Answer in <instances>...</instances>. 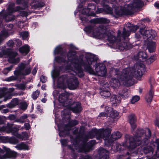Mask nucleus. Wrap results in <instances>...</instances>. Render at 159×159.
<instances>
[{"mask_svg": "<svg viewBox=\"0 0 159 159\" xmlns=\"http://www.w3.org/2000/svg\"><path fill=\"white\" fill-rule=\"evenodd\" d=\"M74 51H70L67 55L69 61L67 62L71 63L70 67L67 66V69L70 70L71 74L75 75H77L80 77L84 75L81 67H84L85 70L90 74L97 75L103 76L106 74L107 70L104 64L97 63V57L93 54L89 53H86L85 55V60L84 61L80 56L77 57Z\"/></svg>", "mask_w": 159, "mask_h": 159, "instance_id": "f257e3e1", "label": "nucleus"}, {"mask_svg": "<svg viewBox=\"0 0 159 159\" xmlns=\"http://www.w3.org/2000/svg\"><path fill=\"white\" fill-rule=\"evenodd\" d=\"M144 70L143 64L136 65L133 67L127 68L121 71L113 69L112 72L115 73V77L112 78L110 85L114 88L118 87L121 84L126 86H130L133 77L141 76Z\"/></svg>", "mask_w": 159, "mask_h": 159, "instance_id": "f03ea898", "label": "nucleus"}, {"mask_svg": "<svg viewBox=\"0 0 159 159\" xmlns=\"http://www.w3.org/2000/svg\"><path fill=\"white\" fill-rule=\"evenodd\" d=\"M84 30L87 34H90V36L94 38L100 39L106 37L110 43H112L115 41L120 42L121 40L125 39L122 38V34L120 36L121 31L118 30L117 32V35L116 39L113 34V32L111 33L107 30L106 27L104 26H101L94 29L90 26L85 27Z\"/></svg>", "mask_w": 159, "mask_h": 159, "instance_id": "7ed1b4c3", "label": "nucleus"}, {"mask_svg": "<svg viewBox=\"0 0 159 159\" xmlns=\"http://www.w3.org/2000/svg\"><path fill=\"white\" fill-rule=\"evenodd\" d=\"M93 134L96 135L97 139L102 141L103 139L105 143H109L120 138L121 136V134L119 132L116 131L114 132L109 139V134L111 133V129H102L98 130L96 129L93 130Z\"/></svg>", "mask_w": 159, "mask_h": 159, "instance_id": "20e7f679", "label": "nucleus"}, {"mask_svg": "<svg viewBox=\"0 0 159 159\" xmlns=\"http://www.w3.org/2000/svg\"><path fill=\"white\" fill-rule=\"evenodd\" d=\"M68 98V94L66 93L60 94L58 98L59 102L62 103L64 106L66 107L67 108L72 110L73 112L77 113L81 110L80 103L79 102H75L72 104L67 103L68 100L67 101Z\"/></svg>", "mask_w": 159, "mask_h": 159, "instance_id": "39448f33", "label": "nucleus"}, {"mask_svg": "<svg viewBox=\"0 0 159 159\" xmlns=\"http://www.w3.org/2000/svg\"><path fill=\"white\" fill-rule=\"evenodd\" d=\"M141 4V2L140 0H136V2L128 6L127 9L124 8L123 7H118L115 9L114 11L115 13L118 16L130 15L132 14L134 8L139 7Z\"/></svg>", "mask_w": 159, "mask_h": 159, "instance_id": "423d86ee", "label": "nucleus"}, {"mask_svg": "<svg viewBox=\"0 0 159 159\" xmlns=\"http://www.w3.org/2000/svg\"><path fill=\"white\" fill-rule=\"evenodd\" d=\"M144 133V131L143 129H140L138 131L136 135V139H135L133 137H131L129 139L127 140V142L129 143V145L128 144H125L124 145H127L128 147L131 148L133 149L135 148L137 145H139L140 144H146V142H148V140L146 139V141L144 143H142V142L140 141V138L138 137H139L141 135H143Z\"/></svg>", "mask_w": 159, "mask_h": 159, "instance_id": "0eeeda50", "label": "nucleus"}, {"mask_svg": "<svg viewBox=\"0 0 159 159\" xmlns=\"http://www.w3.org/2000/svg\"><path fill=\"white\" fill-rule=\"evenodd\" d=\"M17 55L16 52L9 50L0 52V57L4 56L5 57L8 58V61L11 63H16L19 62L20 59L19 58H15Z\"/></svg>", "mask_w": 159, "mask_h": 159, "instance_id": "6e6552de", "label": "nucleus"}, {"mask_svg": "<svg viewBox=\"0 0 159 159\" xmlns=\"http://www.w3.org/2000/svg\"><path fill=\"white\" fill-rule=\"evenodd\" d=\"M138 29V26H133L130 23H127L126 25V27L123 29L122 38L126 39L129 36L130 32H134Z\"/></svg>", "mask_w": 159, "mask_h": 159, "instance_id": "1a4fd4ad", "label": "nucleus"}, {"mask_svg": "<svg viewBox=\"0 0 159 159\" xmlns=\"http://www.w3.org/2000/svg\"><path fill=\"white\" fill-rule=\"evenodd\" d=\"M140 32L146 41H149L151 39H153L157 35L156 32L154 30H147L143 29H141Z\"/></svg>", "mask_w": 159, "mask_h": 159, "instance_id": "9d476101", "label": "nucleus"}, {"mask_svg": "<svg viewBox=\"0 0 159 159\" xmlns=\"http://www.w3.org/2000/svg\"><path fill=\"white\" fill-rule=\"evenodd\" d=\"M17 72H19V75H26L30 73V68L27 65L25 62L21 63L19 66V69L17 70Z\"/></svg>", "mask_w": 159, "mask_h": 159, "instance_id": "9b49d317", "label": "nucleus"}, {"mask_svg": "<svg viewBox=\"0 0 159 159\" xmlns=\"http://www.w3.org/2000/svg\"><path fill=\"white\" fill-rule=\"evenodd\" d=\"M67 83L69 89H75L78 85L76 78L73 75L67 79Z\"/></svg>", "mask_w": 159, "mask_h": 159, "instance_id": "f8f14e48", "label": "nucleus"}, {"mask_svg": "<svg viewBox=\"0 0 159 159\" xmlns=\"http://www.w3.org/2000/svg\"><path fill=\"white\" fill-rule=\"evenodd\" d=\"M147 57V54L144 52H139L136 56H134L135 59L142 61H145Z\"/></svg>", "mask_w": 159, "mask_h": 159, "instance_id": "ddd939ff", "label": "nucleus"}, {"mask_svg": "<svg viewBox=\"0 0 159 159\" xmlns=\"http://www.w3.org/2000/svg\"><path fill=\"white\" fill-rule=\"evenodd\" d=\"M2 141L4 143L9 142L12 144H16L18 142V140L15 138L7 137H2L0 138Z\"/></svg>", "mask_w": 159, "mask_h": 159, "instance_id": "4468645a", "label": "nucleus"}, {"mask_svg": "<svg viewBox=\"0 0 159 159\" xmlns=\"http://www.w3.org/2000/svg\"><path fill=\"white\" fill-rule=\"evenodd\" d=\"M6 127V132L8 133H11L14 134L16 132L18 129L16 127L13 126V125L12 124L8 123Z\"/></svg>", "mask_w": 159, "mask_h": 159, "instance_id": "2eb2a0df", "label": "nucleus"}, {"mask_svg": "<svg viewBox=\"0 0 159 159\" xmlns=\"http://www.w3.org/2000/svg\"><path fill=\"white\" fill-rule=\"evenodd\" d=\"M6 159L12 157H16L17 155L16 153L14 151H11L7 148H5Z\"/></svg>", "mask_w": 159, "mask_h": 159, "instance_id": "dca6fc26", "label": "nucleus"}, {"mask_svg": "<svg viewBox=\"0 0 159 159\" xmlns=\"http://www.w3.org/2000/svg\"><path fill=\"white\" fill-rule=\"evenodd\" d=\"M106 110H107L108 113L110 112V115L109 116L112 118H115L118 116L119 113L116 110H112V108L111 107H106Z\"/></svg>", "mask_w": 159, "mask_h": 159, "instance_id": "f3484780", "label": "nucleus"}, {"mask_svg": "<svg viewBox=\"0 0 159 159\" xmlns=\"http://www.w3.org/2000/svg\"><path fill=\"white\" fill-rule=\"evenodd\" d=\"M19 72H17V70L14 72V76H12L6 78L5 80L7 81H11L16 80L18 78L19 75Z\"/></svg>", "mask_w": 159, "mask_h": 159, "instance_id": "a211bd4d", "label": "nucleus"}, {"mask_svg": "<svg viewBox=\"0 0 159 159\" xmlns=\"http://www.w3.org/2000/svg\"><path fill=\"white\" fill-rule=\"evenodd\" d=\"M121 98L119 96L113 95H112L111 98V101L112 103L116 106L117 104L119 103L120 102Z\"/></svg>", "mask_w": 159, "mask_h": 159, "instance_id": "6ab92c4d", "label": "nucleus"}, {"mask_svg": "<svg viewBox=\"0 0 159 159\" xmlns=\"http://www.w3.org/2000/svg\"><path fill=\"white\" fill-rule=\"evenodd\" d=\"M156 45L155 42H150L148 43L147 48L149 52H153L155 51Z\"/></svg>", "mask_w": 159, "mask_h": 159, "instance_id": "aec40b11", "label": "nucleus"}, {"mask_svg": "<svg viewBox=\"0 0 159 159\" xmlns=\"http://www.w3.org/2000/svg\"><path fill=\"white\" fill-rule=\"evenodd\" d=\"M100 154L101 156L100 159H109V152L107 150L101 148L100 150Z\"/></svg>", "mask_w": 159, "mask_h": 159, "instance_id": "412c9836", "label": "nucleus"}, {"mask_svg": "<svg viewBox=\"0 0 159 159\" xmlns=\"http://www.w3.org/2000/svg\"><path fill=\"white\" fill-rule=\"evenodd\" d=\"M132 48L131 45L129 43L122 42L119 45V48L120 50H123L124 49H128Z\"/></svg>", "mask_w": 159, "mask_h": 159, "instance_id": "4be33fe9", "label": "nucleus"}, {"mask_svg": "<svg viewBox=\"0 0 159 159\" xmlns=\"http://www.w3.org/2000/svg\"><path fill=\"white\" fill-rule=\"evenodd\" d=\"M66 78L65 76H62L58 78L57 82V86L58 87L63 88L64 87Z\"/></svg>", "mask_w": 159, "mask_h": 159, "instance_id": "5701e85b", "label": "nucleus"}, {"mask_svg": "<svg viewBox=\"0 0 159 159\" xmlns=\"http://www.w3.org/2000/svg\"><path fill=\"white\" fill-rule=\"evenodd\" d=\"M153 93L152 88H150L149 92L147 94L145 99L147 102H150L152 100Z\"/></svg>", "mask_w": 159, "mask_h": 159, "instance_id": "b1692460", "label": "nucleus"}, {"mask_svg": "<svg viewBox=\"0 0 159 159\" xmlns=\"http://www.w3.org/2000/svg\"><path fill=\"white\" fill-rule=\"evenodd\" d=\"M19 52L22 53L27 54L30 51L29 47L27 45H25L19 48Z\"/></svg>", "mask_w": 159, "mask_h": 159, "instance_id": "393cba45", "label": "nucleus"}, {"mask_svg": "<svg viewBox=\"0 0 159 159\" xmlns=\"http://www.w3.org/2000/svg\"><path fill=\"white\" fill-rule=\"evenodd\" d=\"M19 104L18 100L17 98H15L12 100L10 103L8 104L7 106L9 108L13 107Z\"/></svg>", "mask_w": 159, "mask_h": 159, "instance_id": "a878e982", "label": "nucleus"}, {"mask_svg": "<svg viewBox=\"0 0 159 159\" xmlns=\"http://www.w3.org/2000/svg\"><path fill=\"white\" fill-rule=\"evenodd\" d=\"M100 94L103 98H107L110 97L111 95L110 92L108 90H102L100 92Z\"/></svg>", "mask_w": 159, "mask_h": 159, "instance_id": "bb28decb", "label": "nucleus"}, {"mask_svg": "<svg viewBox=\"0 0 159 159\" xmlns=\"http://www.w3.org/2000/svg\"><path fill=\"white\" fill-rule=\"evenodd\" d=\"M120 145L118 143H114L113 145L111 147V152L112 153H114L120 149Z\"/></svg>", "mask_w": 159, "mask_h": 159, "instance_id": "cd10ccee", "label": "nucleus"}, {"mask_svg": "<svg viewBox=\"0 0 159 159\" xmlns=\"http://www.w3.org/2000/svg\"><path fill=\"white\" fill-rule=\"evenodd\" d=\"M15 147L19 150H28L29 149L28 146L23 143L17 144Z\"/></svg>", "mask_w": 159, "mask_h": 159, "instance_id": "c85d7f7f", "label": "nucleus"}, {"mask_svg": "<svg viewBox=\"0 0 159 159\" xmlns=\"http://www.w3.org/2000/svg\"><path fill=\"white\" fill-rule=\"evenodd\" d=\"M44 3L43 2H40L34 4L33 3H31L30 4L32 8L34 9H37L38 8L42 7L44 6Z\"/></svg>", "mask_w": 159, "mask_h": 159, "instance_id": "c756f323", "label": "nucleus"}, {"mask_svg": "<svg viewBox=\"0 0 159 159\" xmlns=\"http://www.w3.org/2000/svg\"><path fill=\"white\" fill-rule=\"evenodd\" d=\"M64 57L63 56V55H61V56L60 57H56L55 58V60L57 62L59 63L60 62H64L65 61H66V57H65V58H64Z\"/></svg>", "mask_w": 159, "mask_h": 159, "instance_id": "7c9ffc66", "label": "nucleus"}, {"mask_svg": "<svg viewBox=\"0 0 159 159\" xmlns=\"http://www.w3.org/2000/svg\"><path fill=\"white\" fill-rule=\"evenodd\" d=\"M129 120L130 125H132L136 121V118L135 116L134 115H130L129 117Z\"/></svg>", "mask_w": 159, "mask_h": 159, "instance_id": "2f4dec72", "label": "nucleus"}, {"mask_svg": "<svg viewBox=\"0 0 159 159\" xmlns=\"http://www.w3.org/2000/svg\"><path fill=\"white\" fill-rule=\"evenodd\" d=\"M6 159L5 149L4 150L0 149V159Z\"/></svg>", "mask_w": 159, "mask_h": 159, "instance_id": "473e14b6", "label": "nucleus"}, {"mask_svg": "<svg viewBox=\"0 0 159 159\" xmlns=\"http://www.w3.org/2000/svg\"><path fill=\"white\" fill-rule=\"evenodd\" d=\"M98 22L100 23L103 24L108 23L109 22V20L105 18H100L98 19Z\"/></svg>", "mask_w": 159, "mask_h": 159, "instance_id": "72a5a7b5", "label": "nucleus"}, {"mask_svg": "<svg viewBox=\"0 0 159 159\" xmlns=\"http://www.w3.org/2000/svg\"><path fill=\"white\" fill-rule=\"evenodd\" d=\"M59 74L58 71L56 70L52 71L51 72L52 76L53 79L56 78L59 75Z\"/></svg>", "mask_w": 159, "mask_h": 159, "instance_id": "f704fd0d", "label": "nucleus"}, {"mask_svg": "<svg viewBox=\"0 0 159 159\" xmlns=\"http://www.w3.org/2000/svg\"><path fill=\"white\" fill-rule=\"evenodd\" d=\"M39 91L38 90H36L34 92L32 96L34 100L36 99L39 95Z\"/></svg>", "mask_w": 159, "mask_h": 159, "instance_id": "c9c22d12", "label": "nucleus"}, {"mask_svg": "<svg viewBox=\"0 0 159 159\" xmlns=\"http://www.w3.org/2000/svg\"><path fill=\"white\" fill-rule=\"evenodd\" d=\"M139 97L138 96H134L132 97L131 100V103L132 104H134L138 102L139 99Z\"/></svg>", "mask_w": 159, "mask_h": 159, "instance_id": "e433bc0d", "label": "nucleus"}, {"mask_svg": "<svg viewBox=\"0 0 159 159\" xmlns=\"http://www.w3.org/2000/svg\"><path fill=\"white\" fill-rule=\"evenodd\" d=\"M81 13L82 14L84 15H90L89 10L88 9V8H84L82 10Z\"/></svg>", "mask_w": 159, "mask_h": 159, "instance_id": "4c0bfd02", "label": "nucleus"}, {"mask_svg": "<svg viewBox=\"0 0 159 159\" xmlns=\"http://www.w3.org/2000/svg\"><path fill=\"white\" fill-rule=\"evenodd\" d=\"M12 67H13L11 66L9 67L4 69L2 71L3 73L4 74H7L10 71L12 70Z\"/></svg>", "mask_w": 159, "mask_h": 159, "instance_id": "58836bf2", "label": "nucleus"}, {"mask_svg": "<svg viewBox=\"0 0 159 159\" xmlns=\"http://www.w3.org/2000/svg\"><path fill=\"white\" fill-rule=\"evenodd\" d=\"M20 36L23 39H25L28 36V33L27 32H22L20 33Z\"/></svg>", "mask_w": 159, "mask_h": 159, "instance_id": "ea45409f", "label": "nucleus"}, {"mask_svg": "<svg viewBox=\"0 0 159 159\" xmlns=\"http://www.w3.org/2000/svg\"><path fill=\"white\" fill-rule=\"evenodd\" d=\"M61 50L62 48L61 46H57L54 50V53L55 54H58L60 53Z\"/></svg>", "mask_w": 159, "mask_h": 159, "instance_id": "a19ab883", "label": "nucleus"}, {"mask_svg": "<svg viewBox=\"0 0 159 159\" xmlns=\"http://www.w3.org/2000/svg\"><path fill=\"white\" fill-rule=\"evenodd\" d=\"M16 2L18 4H20L22 3V4H23L25 6L24 8H26L28 7L27 2H23V0H17Z\"/></svg>", "mask_w": 159, "mask_h": 159, "instance_id": "79ce46f5", "label": "nucleus"}, {"mask_svg": "<svg viewBox=\"0 0 159 159\" xmlns=\"http://www.w3.org/2000/svg\"><path fill=\"white\" fill-rule=\"evenodd\" d=\"M124 92L123 93H120V95L122 96H125L126 97H128V95L129 94V92L127 91L126 89H125L124 90Z\"/></svg>", "mask_w": 159, "mask_h": 159, "instance_id": "37998d69", "label": "nucleus"}, {"mask_svg": "<svg viewBox=\"0 0 159 159\" xmlns=\"http://www.w3.org/2000/svg\"><path fill=\"white\" fill-rule=\"evenodd\" d=\"M27 118V115L26 114H24L19 119V121L20 122L23 123L24 122L23 120L26 119Z\"/></svg>", "mask_w": 159, "mask_h": 159, "instance_id": "c03bdc74", "label": "nucleus"}, {"mask_svg": "<svg viewBox=\"0 0 159 159\" xmlns=\"http://www.w3.org/2000/svg\"><path fill=\"white\" fill-rule=\"evenodd\" d=\"M16 86L17 87V89H24L25 88V86L23 84H20L16 85Z\"/></svg>", "mask_w": 159, "mask_h": 159, "instance_id": "a18cd8bd", "label": "nucleus"}, {"mask_svg": "<svg viewBox=\"0 0 159 159\" xmlns=\"http://www.w3.org/2000/svg\"><path fill=\"white\" fill-rule=\"evenodd\" d=\"M88 8L89 10V11H90L91 10H95L96 7L94 5H93L92 4H89L88 5Z\"/></svg>", "mask_w": 159, "mask_h": 159, "instance_id": "49530a36", "label": "nucleus"}, {"mask_svg": "<svg viewBox=\"0 0 159 159\" xmlns=\"http://www.w3.org/2000/svg\"><path fill=\"white\" fill-rule=\"evenodd\" d=\"M27 107V105L25 102H22L20 104V108L23 110H25Z\"/></svg>", "mask_w": 159, "mask_h": 159, "instance_id": "de8ad7c7", "label": "nucleus"}, {"mask_svg": "<svg viewBox=\"0 0 159 159\" xmlns=\"http://www.w3.org/2000/svg\"><path fill=\"white\" fill-rule=\"evenodd\" d=\"M105 111H106V113L102 112L100 113L99 114V116H102V117H107L108 116V112L107 110H106L105 109Z\"/></svg>", "mask_w": 159, "mask_h": 159, "instance_id": "09e8293b", "label": "nucleus"}, {"mask_svg": "<svg viewBox=\"0 0 159 159\" xmlns=\"http://www.w3.org/2000/svg\"><path fill=\"white\" fill-rule=\"evenodd\" d=\"M30 14V12H27L25 11H22L20 12V15L23 16H27Z\"/></svg>", "mask_w": 159, "mask_h": 159, "instance_id": "8fccbe9b", "label": "nucleus"}, {"mask_svg": "<svg viewBox=\"0 0 159 159\" xmlns=\"http://www.w3.org/2000/svg\"><path fill=\"white\" fill-rule=\"evenodd\" d=\"M156 59L155 56L153 55L151 56L150 58L148 59V61L150 63L153 62Z\"/></svg>", "mask_w": 159, "mask_h": 159, "instance_id": "3c124183", "label": "nucleus"}, {"mask_svg": "<svg viewBox=\"0 0 159 159\" xmlns=\"http://www.w3.org/2000/svg\"><path fill=\"white\" fill-rule=\"evenodd\" d=\"M149 82L151 85V88H152V85L154 84L155 82V80L153 77H151L149 79Z\"/></svg>", "mask_w": 159, "mask_h": 159, "instance_id": "603ef678", "label": "nucleus"}, {"mask_svg": "<svg viewBox=\"0 0 159 159\" xmlns=\"http://www.w3.org/2000/svg\"><path fill=\"white\" fill-rule=\"evenodd\" d=\"M90 148L89 147L88 148H86V146L85 145L82 147V148L81 150V151H84V152H88L90 150Z\"/></svg>", "mask_w": 159, "mask_h": 159, "instance_id": "864d4df0", "label": "nucleus"}, {"mask_svg": "<svg viewBox=\"0 0 159 159\" xmlns=\"http://www.w3.org/2000/svg\"><path fill=\"white\" fill-rule=\"evenodd\" d=\"M7 45L8 47H12L14 45V42L13 41L11 40H9L7 43Z\"/></svg>", "mask_w": 159, "mask_h": 159, "instance_id": "5fc2aeb1", "label": "nucleus"}, {"mask_svg": "<svg viewBox=\"0 0 159 159\" xmlns=\"http://www.w3.org/2000/svg\"><path fill=\"white\" fill-rule=\"evenodd\" d=\"M156 143L157 144V150L156 152V154L158 155V154H159V139H157L156 140Z\"/></svg>", "mask_w": 159, "mask_h": 159, "instance_id": "6e6d98bb", "label": "nucleus"}, {"mask_svg": "<svg viewBox=\"0 0 159 159\" xmlns=\"http://www.w3.org/2000/svg\"><path fill=\"white\" fill-rule=\"evenodd\" d=\"M40 81L42 83H45L47 80L46 78L44 76H42L40 78Z\"/></svg>", "mask_w": 159, "mask_h": 159, "instance_id": "4d7b16f0", "label": "nucleus"}, {"mask_svg": "<svg viewBox=\"0 0 159 159\" xmlns=\"http://www.w3.org/2000/svg\"><path fill=\"white\" fill-rule=\"evenodd\" d=\"M61 142L62 145L63 146H66L67 143V141L66 139L61 140Z\"/></svg>", "mask_w": 159, "mask_h": 159, "instance_id": "13d9d810", "label": "nucleus"}, {"mask_svg": "<svg viewBox=\"0 0 159 159\" xmlns=\"http://www.w3.org/2000/svg\"><path fill=\"white\" fill-rule=\"evenodd\" d=\"M11 98V95L10 94H9L7 97H5L3 101L5 102L7 100L10 99Z\"/></svg>", "mask_w": 159, "mask_h": 159, "instance_id": "bf43d9fd", "label": "nucleus"}, {"mask_svg": "<svg viewBox=\"0 0 159 159\" xmlns=\"http://www.w3.org/2000/svg\"><path fill=\"white\" fill-rule=\"evenodd\" d=\"M25 127V129L27 130H29L30 128V126L29 124L26 123L24 125Z\"/></svg>", "mask_w": 159, "mask_h": 159, "instance_id": "052dcab7", "label": "nucleus"}, {"mask_svg": "<svg viewBox=\"0 0 159 159\" xmlns=\"http://www.w3.org/2000/svg\"><path fill=\"white\" fill-rule=\"evenodd\" d=\"M70 124L72 125V126H74L77 125L78 124V122L77 121L74 120L71 121Z\"/></svg>", "mask_w": 159, "mask_h": 159, "instance_id": "680f3d73", "label": "nucleus"}, {"mask_svg": "<svg viewBox=\"0 0 159 159\" xmlns=\"http://www.w3.org/2000/svg\"><path fill=\"white\" fill-rule=\"evenodd\" d=\"M7 27H8V28H7V29L8 30H10L13 28V25L12 24H10L7 25Z\"/></svg>", "mask_w": 159, "mask_h": 159, "instance_id": "e2e57ef3", "label": "nucleus"}, {"mask_svg": "<svg viewBox=\"0 0 159 159\" xmlns=\"http://www.w3.org/2000/svg\"><path fill=\"white\" fill-rule=\"evenodd\" d=\"M37 67H35L32 72V74L33 75H35L37 72Z\"/></svg>", "mask_w": 159, "mask_h": 159, "instance_id": "0e129e2a", "label": "nucleus"}, {"mask_svg": "<svg viewBox=\"0 0 159 159\" xmlns=\"http://www.w3.org/2000/svg\"><path fill=\"white\" fill-rule=\"evenodd\" d=\"M0 132H6V127L5 126L0 127Z\"/></svg>", "mask_w": 159, "mask_h": 159, "instance_id": "69168bd1", "label": "nucleus"}, {"mask_svg": "<svg viewBox=\"0 0 159 159\" xmlns=\"http://www.w3.org/2000/svg\"><path fill=\"white\" fill-rule=\"evenodd\" d=\"M71 127L70 125H67L66 126H65V130H69L70 129H71Z\"/></svg>", "mask_w": 159, "mask_h": 159, "instance_id": "338daca9", "label": "nucleus"}, {"mask_svg": "<svg viewBox=\"0 0 159 159\" xmlns=\"http://www.w3.org/2000/svg\"><path fill=\"white\" fill-rule=\"evenodd\" d=\"M103 11V9L102 8H99L96 11L97 13H98L102 12Z\"/></svg>", "mask_w": 159, "mask_h": 159, "instance_id": "774afa93", "label": "nucleus"}]
</instances>
